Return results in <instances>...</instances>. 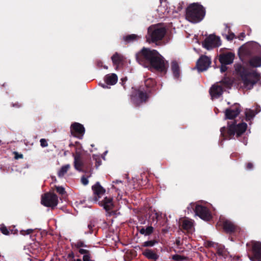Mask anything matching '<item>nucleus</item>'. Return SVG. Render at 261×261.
<instances>
[{
    "label": "nucleus",
    "instance_id": "obj_49",
    "mask_svg": "<svg viewBox=\"0 0 261 261\" xmlns=\"http://www.w3.org/2000/svg\"><path fill=\"white\" fill-rule=\"evenodd\" d=\"M83 259V261H90V254L84 255Z\"/></svg>",
    "mask_w": 261,
    "mask_h": 261
},
{
    "label": "nucleus",
    "instance_id": "obj_3",
    "mask_svg": "<svg viewBox=\"0 0 261 261\" xmlns=\"http://www.w3.org/2000/svg\"><path fill=\"white\" fill-rule=\"evenodd\" d=\"M235 70L239 75L245 87L251 89L260 79V74L256 71H249L241 64L235 65Z\"/></svg>",
    "mask_w": 261,
    "mask_h": 261
},
{
    "label": "nucleus",
    "instance_id": "obj_23",
    "mask_svg": "<svg viewBox=\"0 0 261 261\" xmlns=\"http://www.w3.org/2000/svg\"><path fill=\"white\" fill-rule=\"evenodd\" d=\"M143 254L148 259H152L154 261L159 258V255L151 249H146L143 252Z\"/></svg>",
    "mask_w": 261,
    "mask_h": 261
},
{
    "label": "nucleus",
    "instance_id": "obj_6",
    "mask_svg": "<svg viewBox=\"0 0 261 261\" xmlns=\"http://www.w3.org/2000/svg\"><path fill=\"white\" fill-rule=\"evenodd\" d=\"M150 94L151 93L148 92L144 87L141 86L131 95V101L136 107H138L142 103L147 102Z\"/></svg>",
    "mask_w": 261,
    "mask_h": 261
},
{
    "label": "nucleus",
    "instance_id": "obj_32",
    "mask_svg": "<svg viewBox=\"0 0 261 261\" xmlns=\"http://www.w3.org/2000/svg\"><path fill=\"white\" fill-rule=\"evenodd\" d=\"M172 259L175 261H188L189 258L187 256L178 254H174L172 256Z\"/></svg>",
    "mask_w": 261,
    "mask_h": 261
},
{
    "label": "nucleus",
    "instance_id": "obj_53",
    "mask_svg": "<svg viewBox=\"0 0 261 261\" xmlns=\"http://www.w3.org/2000/svg\"><path fill=\"white\" fill-rule=\"evenodd\" d=\"M182 5H184V2H181L178 4V6L177 7L178 11H180L182 9Z\"/></svg>",
    "mask_w": 261,
    "mask_h": 261
},
{
    "label": "nucleus",
    "instance_id": "obj_44",
    "mask_svg": "<svg viewBox=\"0 0 261 261\" xmlns=\"http://www.w3.org/2000/svg\"><path fill=\"white\" fill-rule=\"evenodd\" d=\"M148 215H149V217L150 218V217H152V219L153 221H154V220H157L158 219V214L156 213H151L150 214V213L149 212L148 213Z\"/></svg>",
    "mask_w": 261,
    "mask_h": 261
},
{
    "label": "nucleus",
    "instance_id": "obj_31",
    "mask_svg": "<svg viewBox=\"0 0 261 261\" xmlns=\"http://www.w3.org/2000/svg\"><path fill=\"white\" fill-rule=\"evenodd\" d=\"M70 168L69 165H66L61 167L58 172V175L59 177H63L65 173H67Z\"/></svg>",
    "mask_w": 261,
    "mask_h": 261
},
{
    "label": "nucleus",
    "instance_id": "obj_47",
    "mask_svg": "<svg viewBox=\"0 0 261 261\" xmlns=\"http://www.w3.org/2000/svg\"><path fill=\"white\" fill-rule=\"evenodd\" d=\"M137 230L138 231L142 234H144L145 236V227H137Z\"/></svg>",
    "mask_w": 261,
    "mask_h": 261
},
{
    "label": "nucleus",
    "instance_id": "obj_43",
    "mask_svg": "<svg viewBox=\"0 0 261 261\" xmlns=\"http://www.w3.org/2000/svg\"><path fill=\"white\" fill-rule=\"evenodd\" d=\"M40 145L42 147H45L48 146V143L45 139H41L40 140Z\"/></svg>",
    "mask_w": 261,
    "mask_h": 261
},
{
    "label": "nucleus",
    "instance_id": "obj_54",
    "mask_svg": "<svg viewBox=\"0 0 261 261\" xmlns=\"http://www.w3.org/2000/svg\"><path fill=\"white\" fill-rule=\"evenodd\" d=\"M99 85H100L102 88H110V87L108 86L109 85H107V84H99Z\"/></svg>",
    "mask_w": 261,
    "mask_h": 261
},
{
    "label": "nucleus",
    "instance_id": "obj_14",
    "mask_svg": "<svg viewBox=\"0 0 261 261\" xmlns=\"http://www.w3.org/2000/svg\"><path fill=\"white\" fill-rule=\"evenodd\" d=\"M211 64V59L205 55H202L198 60L196 67L199 71H203L207 69Z\"/></svg>",
    "mask_w": 261,
    "mask_h": 261
},
{
    "label": "nucleus",
    "instance_id": "obj_19",
    "mask_svg": "<svg viewBox=\"0 0 261 261\" xmlns=\"http://www.w3.org/2000/svg\"><path fill=\"white\" fill-rule=\"evenodd\" d=\"M224 91L223 88L218 83L214 84L210 88V93L212 97L218 98L222 95Z\"/></svg>",
    "mask_w": 261,
    "mask_h": 261
},
{
    "label": "nucleus",
    "instance_id": "obj_4",
    "mask_svg": "<svg viewBox=\"0 0 261 261\" xmlns=\"http://www.w3.org/2000/svg\"><path fill=\"white\" fill-rule=\"evenodd\" d=\"M205 15L204 8L198 3H193L186 9V19L192 23L201 21L204 17Z\"/></svg>",
    "mask_w": 261,
    "mask_h": 261
},
{
    "label": "nucleus",
    "instance_id": "obj_7",
    "mask_svg": "<svg viewBox=\"0 0 261 261\" xmlns=\"http://www.w3.org/2000/svg\"><path fill=\"white\" fill-rule=\"evenodd\" d=\"M249 253L248 256L251 261H261V242L252 240L246 244Z\"/></svg>",
    "mask_w": 261,
    "mask_h": 261
},
{
    "label": "nucleus",
    "instance_id": "obj_9",
    "mask_svg": "<svg viewBox=\"0 0 261 261\" xmlns=\"http://www.w3.org/2000/svg\"><path fill=\"white\" fill-rule=\"evenodd\" d=\"M148 35L152 42H156L161 40L166 33L164 28L149 27L148 30Z\"/></svg>",
    "mask_w": 261,
    "mask_h": 261
},
{
    "label": "nucleus",
    "instance_id": "obj_36",
    "mask_svg": "<svg viewBox=\"0 0 261 261\" xmlns=\"http://www.w3.org/2000/svg\"><path fill=\"white\" fill-rule=\"evenodd\" d=\"M55 187L57 192L59 194L63 195L64 194H65L66 192L65 189L63 187L57 186H55Z\"/></svg>",
    "mask_w": 261,
    "mask_h": 261
},
{
    "label": "nucleus",
    "instance_id": "obj_60",
    "mask_svg": "<svg viewBox=\"0 0 261 261\" xmlns=\"http://www.w3.org/2000/svg\"><path fill=\"white\" fill-rule=\"evenodd\" d=\"M103 67H104L105 68H106V69H108V67H107V66H103Z\"/></svg>",
    "mask_w": 261,
    "mask_h": 261
},
{
    "label": "nucleus",
    "instance_id": "obj_1",
    "mask_svg": "<svg viewBox=\"0 0 261 261\" xmlns=\"http://www.w3.org/2000/svg\"><path fill=\"white\" fill-rule=\"evenodd\" d=\"M137 62L152 72L165 74L168 68V62L155 49L143 47L135 55Z\"/></svg>",
    "mask_w": 261,
    "mask_h": 261
},
{
    "label": "nucleus",
    "instance_id": "obj_46",
    "mask_svg": "<svg viewBox=\"0 0 261 261\" xmlns=\"http://www.w3.org/2000/svg\"><path fill=\"white\" fill-rule=\"evenodd\" d=\"M79 252L80 254H84V255H87V254H90V251L89 250H86V249H80L79 250Z\"/></svg>",
    "mask_w": 261,
    "mask_h": 261
},
{
    "label": "nucleus",
    "instance_id": "obj_10",
    "mask_svg": "<svg viewBox=\"0 0 261 261\" xmlns=\"http://www.w3.org/2000/svg\"><path fill=\"white\" fill-rule=\"evenodd\" d=\"M194 211L197 216L205 221H209L212 219L211 212L206 206L196 205Z\"/></svg>",
    "mask_w": 261,
    "mask_h": 261
},
{
    "label": "nucleus",
    "instance_id": "obj_29",
    "mask_svg": "<svg viewBox=\"0 0 261 261\" xmlns=\"http://www.w3.org/2000/svg\"><path fill=\"white\" fill-rule=\"evenodd\" d=\"M227 31L228 33V34L227 35V34H222V36L226 38V39L229 41H231L234 38H236V35H234V34L232 32H230V29L229 28V27H228L227 25L226 26V28H225V32Z\"/></svg>",
    "mask_w": 261,
    "mask_h": 261
},
{
    "label": "nucleus",
    "instance_id": "obj_41",
    "mask_svg": "<svg viewBox=\"0 0 261 261\" xmlns=\"http://www.w3.org/2000/svg\"><path fill=\"white\" fill-rule=\"evenodd\" d=\"M253 164L251 162H248L245 164V169L247 170H251L253 168Z\"/></svg>",
    "mask_w": 261,
    "mask_h": 261
},
{
    "label": "nucleus",
    "instance_id": "obj_33",
    "mask_svg": "<svg viewBox=\"0 0 261 261\" xmlns=\"http://www.w3.org/2000/svg\"><path fill=\"white\" fill-rule=\"evenodd\" d=\"M245 114L246 116V120L247 121L254 117L255 115V114L254 113V111L250 109L247 110Z\"/></svg>",
    "mask_w": 261,
    "mask_h": 261
},
{
    "label": "nucleus",
    "instance_id": "obj_55",
    "mask_svg": "<svg viewBox=\"0 0 261 261\" xmlns=\"http://www.w3.org/2000/svg\"><path fill=\"white\" fill-rule=\"evenodd\" d=\"M101 161L99 159L96 160L95 166L97 167L101 165Z\"/></svg>",
    "mask_w": 261,
    "mask_h": 261
},
{
    "label": "nucleus",
    "instance_id": "obj_13",
    "mask_svg": "<svg viewBox=\"0 0 261 261\" xmlns=\"http://www.w3.org/2000/svg\"><path fill=\"white\" fill-rule=\"evenodd\" d=\"M70 132L73 136L82 139L85 134V129L83 125L78 122H74L71 125Z\"/></svg>",
    "mask_w": 261,
    "mask_h": 261
},
{
    "label": "nucleus",
    "instance_id": "obj_50",
    "mask_svg": "<svg viewBox=\"0 0 261 261\" xmlns=\"http://www.w3.org/2000/svg\"><path fill=\"white\" fill-rule=\"evenodd\" d=\"M23 158V155L22 154H19L18 153L15 152V159H22Z\"/></svg>",
    "mask_w": 261,
    "mask_h": 261
},
{
    "label": "nucleus",
    "instance_id": "obj_25",
    "mask_svg": "<svg viewBox=\"0 0 261 261\" xmlns=\"http://www.w3.org/2000/svg\"><path fill=\"white\" fill-rule=\"evenodd\" d=\"M171 70L174 77L178 79L180 76V69L178 64L176 61L171 62Z\"/></svg>",
    "mask_w": 261,
    "mask_h": 261
},
{
    "label": "nucleus",
    "instance_id": "obj_27",
    "mask_svg": "<svg viewBox=\"0 0 261 261\" xmlns=\"http://www.w3.org/2000/svg\"><path fill=\"white\" fill-rule=\"evenodd\" d=\"M220 85L224 88H231L232 85V82L231 79L228 77H223L221 81L219 82Z\"/></svg>",
    "mask_w": 261,
    "mask_h": 261
},
{
    "label": "nucleus",
    "instance_id": "obj_2",
    "mask_svg": "<svg viewBox=\"0 0 261 261\" xmlns=\"http://www.w3.org/2000/svg\"><path fill=\"white\" fill-rule=\"evenodd\" d=\"M247 128V124L245 122L237 123L236 120L227 122V126H223L220 128V136L222 141L234 139V135L239 139L245 133Z\"/></svg>",
    "mask_w": 261,
    "mask_h": 261
},
{
    "label": "nucleus",
    "instance_id": "obj_16",
    "mask_svg": "<svg viewBox=\"0 0 261 261\" xmlns=\"http://www.w3.org/2000/svg\"><path fill=\"white\" fill-rule=\"evenodd\" d=\"M74 168L79 171H82V168H85L88 170L91 167V164L89 163L86 166L81 160V154L80 152H76L75 155H74Z\"/></svg>",
    "mask_w": 261,
    "mask_h": 261
},
{
    "label": "nucleus",
    "instance_id": "obj_5",
    "mask_svg": "<svg viewBox=\"0 0 261 261\" xmlns=\"http://www.w3.org/2000/svg\"><path fill=\"white\" fill-rule=\"evenodd\" d=\"M240 54L247 57H251L254 54L260 55V57L254 56L251 58L249 61L250 65L254 67H258L261 66V47L258 44H255L251 46L242 47L240 48Z\"/></svg>",
    "mask_w": 261,
    "mask_h": 261
},
{
    "label": "nucleus",
    "instance_id": "obj_57",
    "mask_svg": "<svg viewBox=\"0 0 261 261\" xmlns=\"http://www.w3.org/2000/svg\"><path fill=\"white\" fill-rule=\"evenodd\" d=\"M68 256L69 257H74L73 253L72 252L71 253L69 254Z\"/></svg>",
    "mask_w": 261,
    "mask_h": 261
},
{
    "label": "nucleus",
    "instance_id": "obj_59",
    "mask_svg": "<svg viewBox=\"0 0 261 261\" xmlns=\"http://www.w3.org/2000/svg\"><path fill=\"white\" fill-rule=\"evenodd\" d=\"M179 243H180L179 241H177V242H176V244H177V245H179Z\"/></svg>",
    "mask_w": 261,
    "mask_h": 261
},
{
    "label": "nucleus",
    "instance_id": "obj_11",
    "mask_svg": "<svg viewBox=\"0 0 261 261\" xmlns=\"http://www.w3.org/2000/svg\"><path fill=\"white\" fill-rule=\"evenodd\" d=\"M220 45V38L214 35H210L205 39L202 43L203 46L207 49L218 47Z\"/></svg>",
    "mask_w": 261,
    "mask_h": 261
},
{
    "label": "nucleus",
    "instance_id": "obj_56",
    "mask_svg": "<svg viewBox=\"0 0 261 261\" xmlns=\"http://www.w3.org/2000/svg\"><path fill=\"white\" fill-rule=\"evenodd\" d=\"M261 110L260 107L259 106H257L255 109V114L259 113Z\"/></svg>",
    "mask_w": 261,
    "mask_h": 261
},
{
    "label": "nucleus",
    "instance_id": "obj_42",
    "mask_svg": "<svg viewBox=\"0 0 261 261\" xmlns=\"http://www.w3.org/2000/svg\"><path fill=\"white\" fill-rule=\"evenodd\" d=\"M11 106L16 108H20L22 106V104L20 102L16 101L15 102H12L11 104Z\"/></svg>",
    "mask_w": 261,
    "mask_h": 261
},
{
    "label": "nucleus",
    "instance_id": "obj_45",
    "mask_svg": "<svg viewBox=\"0 0 261 261\" xmlns=\"http://www.w3.org/2000/svg\"><path fill=\"white\" fill-rule=\"evenodd\" d=\"M81 182L83 185L86 186L88 185L89 180L87 177H86L85 176H83L81 178Z\"/></svg>",
    "mask_w": 261,
    "mask_h": 261
},
{
    "label": "nucleus",
    "instance_id": "obj_8",
    "mask_svg": "<svg viewBox=\"0 0 261 261\" xmlns=\"http://www.w3.org/2000/svg\"><path fill=\"white\" fill-rule=\"evenodd\" d=\"M41 203L45 206L54 208L58 205V197L54 193L46 192L42 195Z\"/></svg>",
    "mask_w": 261,
    "mask_h": 261
},
{
    "label": "nucleus",
    "instance_id": "obj_24",
    "mask_svg": "<svg viewBox=\"0 0 261 261\" xmlns=\"http://www.w3.org/2000/svg\"><path fill=\"white\" fill-rule=\"evenodd\" d=\"M181 229L187 230L188 232H191L193 227V224L191 220L185 219L182 222L181 224L180 225Z\"/></svg>",
    "mask_w": 261,
    "mask_h": 261
},
{
    "label": "nucleus",
    "instance_id": "obj_48",
    "mask_svg": "<svg viewBox=\"0 0 261 261\" xmlns=\"http://www.w3.org/2000/svg\"><path fill=\"white\" fill-rule=\"evenodd\" d=\"M227 64H221L220 71L222 73L225 72L227 70Z\"/></svg>",
    "mask_w": 261,
    "mask_h": 261
},
{
    "label": "nucleus",
    "instance_id": "obj_58",
    "mask_svg": "<svg viewBox=\"0 0 261 261\" xmlns=\"http://www.w3.org/2000/svg\"><path fill=\"white\" fill-rule=\"evenodd\" d=\"M75 261H82L81 259H77L76 260H75Z\"/></svg>",
    "mask_w": 261,
    "mask_h": 261
},
{
    "label": "nucleus",
    "instance_id": "obj_18",
    "mask_svg": "<svg viewBox=\"0 0 261 261\" xmlns=\"http://www.w3.org/2000/svg\"><path fill=\"white\" fill-rule=\"evenodd\" d=\"M144 84L145 87V89L151 94L153 93L157 90L156 82L152 78L146 79L144 81Z\"/></svg>",
    "mask_w": 261,
    "mask_h": 261
},
{
    "label": "nucleus",
    "instance_id": "obj_21",
    "mask_svg": "<svg viewBox=\"0 0 261 261\" xmlns=\"http://www.w3.org/2000/svg\"><path fill=\"white\" fill-rule=\"evenodd\" d=\"M92 189L95 195L96 201H97L98 198H99L106 192V190L100 185L99 182H97L93 185L92 187Z\"/></svg>",
    "mask_w": 261,
    "mask_h": 261
},
{
    "label": "nucleus",
    "instance_id": "obj_38",
    "mask_svg": "<svg viewBox=\"0 0 261 261\" xmlns=\"http://www.w3.org/2000/svg\"><path fill=\"white\" fill-rule=\"evenodd\" d=\"M225 248L224 246H219L217 249V253L219 255L223 256L225 254Z\"/></svg>",
    "mask_w": 261,
    "mask_h": 261
},
{
    "label": "nucleus",
    "instance_id": "obj_39",
    "mask_svg": "<svg viewBox=\"0 0 261 261\" xmlns=\"http://www.w3.org/2000/svg\"><path fill=\"white\" fill-rule=\"evenodd\" d=\"M34 230L32 229H28L26 230H21L20 231V233L23 236L31 234L33 232Z\"/></svg>",
    "mask_w": 261,
    "mask_h": 261
},
{
    "label": "nucleus",
    "instance_id": "obj_34",
    "mask_svg": "<svg viewBox=\"0 0 261 261\" xmlns=\"http://www.w3.org/2000/svg\"><path fill=\"white\" fill-rule=\"evenodd\" d=\"M158 243V241L155 240H149L144 242L142 244V246L144 247H152Z\"/></svg>",
    "mask_w": 261,
    "mask_h": 261
},
{
    "label": "nucleus",
    "instance_id": "obj_37",
    "mask_svg": "<svg viewBox=\"0 0 261 261\" xmlns=\"http://www.w3.org/2000/svg\"><path fill=\"white\" fill-rule=\"evenodd\" d=\"M154 228L151 226L145 228V236H149L153 232Z\"/></svg>",
    "mask_w": 261,
    "mask_h": 261
},
{
    "label": "nucleus",
    "instance_id": "obj_28",
    "mask_svg": "<svg viewBox=\"0 0 261 261\" xmlns=\"http://www.w3.org/2000/svg\"><path fill=\"white\" fill-rule=\"evenodd\" d=\"M113 63L115 65H119L123 61V57L118 53H115L111 57Z\"/></svg>",
    "mask_w": 261,
    "mask_h": 261
},
{
    "label": "nucleus",
    "instance_id": "obj_51",
    "mask_svg": "<svg viewBox=\"0 0 261 261\" xmlns=\"http://www.w3.org/2000/svg\"><path fill=\"white\" fill-rule=\"evenodd\" d=\"M96 65L98 67L100 68L102 67V62L100 60H97L96 61Z\"/></svg>",
    "mask_w": 261,
    "mask_h": 261
},
{
    "label": "nucleus",
    "instance_id": "obj_17",
    "mask_svg": "<svg viewBox=\"0 0 261 261\" xmlns=\"http://www.w3.org/2000/svg\"><path fill=\"white\" fill-rule=\"evenodd\" d=\"M234 54L231 52L221 54L219 60L221 64H230L233 62Z\"/></svg>",
    "mask_w": 261,
    "mask_h": 261
},
{
    "label": "nucleus",
    "instance_id": "obj_26",
    "mask_svg": "<svg viewBox=\"0 0 261 261\" xmlns=\"http://www.w3.org/2000/svg\"><path fill=\"white\" fill-rule=\"evenodd\" d=\"M140 37L136 34H130L125 36L123 37V40L126 44L133 43L137 41Z\"/></svg>",
    "mask_w": 261,
    "mask_h": 261
},
{
    "label": "nucleus",
    "instance_id": "obj_12",
    "mask_svg": "<svg viewBox=\"0 0 261 261\" xmlns=\"http://www.w3.org/2000/svg\"><path fill=\"white\" fill-rule=\"evenodd\" d=\"M241 106L239 103H234L225 111V119H233L241 112Z\"/></svg>",
    "mask_w": 261,
    "mask_h": 261
},
{
    "label": "nucleus",
    "instance_id": "obj_15",
    "mask_svg": "<svg viewBox=\"0 0 261 261\" xmlns=\"http://www.w3.org/2000/svg\"><path fill=\"white\" fill-rule=\"evenodd\" d=\"M222 224L223 228L227 233L232 234L240 231L239 227L228 220L223 221Z\"/></svg>",
    "mask_w": 261,
    "mask_h": 261
},
{
    "label": "nucleus",
    "instance_id": "obj_40",
    "mask_svg": "<svg viewBox=\"0 0 261 261\" xmlns=\"http://www.w3.org/2000/svg\"><path fill=\"white\" fill-rule=\"evenodd\" d=\"M94 227V224L91 221L88 225V228L89 229L88 232H85L86 233H93V228Z\"/></svg>",
    "mask_w": 261,
    "mask_h": 261
},
{
    "label": "nucleus",
    "instance_id": "obj_52",
    "mask_svg": "<svg viewBox=\"0 0 261 261\" xmlns=\"http://www.w3.org/2000/svg\"><path fill=\"white\" fill-rule=\"evenodd\" d=\"M245 37V34L244 32H242L238 36V38L240 40H243V39Z\"/></svg>",
    "mask_w": 261,
    "mask_h": 261
},
{
    "label": "nucleus",
    "instance_id": "obj_20",
    "mask_svg": "<svg viewBox=\"0 0 261 261\" xmlns=\"http://www.w3.org/2000/svg\"><path fill=\"white\" fill-rule=\"evenodd\" d=\"M113 198L111 197H106L104 199L99 202V204L103 207L104 209L109 212L114 207Z\"/></svg>",
    "mask_w": 261,
    "mask_h": 261
},
{
    "label": "nucleus",
    "instance_id": "obj_30",
    "mask_svg": "<svg viewBox=\"0 0 261 261\" xmlns=\"http://www.w3.org/2000/svg\"><path fill=\"white\" fill-rule=\"evenodd\" d=\"M0 230L1 232L5 235H9L10 234V232L11 231L12 233H16L17 230H15V231L13 232V229L9 230L8 228L3 224H1L0 226Z\"/></svg>",
    "mask_w": 261,
    "mask_h": 261
},
{
    "label": "nucleus",
    "instance_id": "obj_22",
    "mask_svg": "<svg viewBox=\"0 0 261 261\" xmlns=\"http://www.w3.org/2000/svg\"><path fill=\"white\" fill-rule=\"evenodd\" d=\"M117 81L118 77L115 73L108 74L105 76V82L107 85H114Z\"/></svg>",
    "mask_w": 261,
    "mask_h": 261
},
{
    "label": "nucleus",
    "instance_id": "obj_35",
    "mask_svg": "<svg viewBox=\"0 0 261 261\" xmlns=\"http://www.w3.org/2000/svg\"><path fill=\"white\" fill-rule=\"evenodd\" d=\"M76 248L81 249V247H88V246L86 245L82 241L79 240L76 243L74 244Z\"/></svg>",
    "mask_w": 261,
    "mask_h": 261
}]
</instances>
